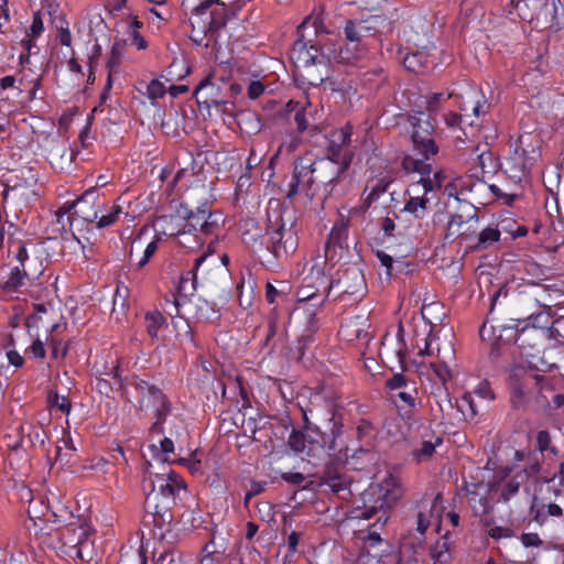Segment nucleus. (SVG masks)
Listing matches in <instances>:
<instances>
[{"label":"nucleus","instance_id":"79ce46f5","mask_svg":"<svg viewBox=\"0 0 564 564\" xmlns=\"http://www.w3.org/2000/svg\"><path fill=\"white\" fill-rule=\"evenodd\" d=\"M546 332L550 338L558 344H564V316L553 321Z\"/></svg>","mask_w":564,"mask_h":564},{"label":"nucleus","instance_id":"774afa93","mask_svg":"<svg viewBox=\"0 0 564 564\" xmlns=\"http://www.w3.org/2000/svg\"><path fill=\"white\" fill-rule=\"evenodd\" d=\"M547 482L557 481V486L564 487V462L558 465V469L554 475L546 480Z\"/></svg>","mask_w":564,"mask_h":564},{"label":"nucleus","instance_id":"bf43d9fd","mask_svg":"<svg viewBox=\"0 0 564 564\" xmlns=\"http://www.w3.org/2000/svg\"><path fill=\"white\" fill-rule=\"evenodd\" d=\"M459 408L462 409V411H464L465 408H468L473 416L477 414L478 410L477 404L474 401L473 392L464 393L460 400Z\"/></svg>","mask_w":564,"mask_h":564},{"label":"nucleus","instance_id":"0eeeda50","mask_svg":"<svg viewBox=\"0 0 564 564\" xmlns=\"http://www.w3.org/2000/svg\"><path fill=\"white\" fill-rule=\"evenodd\" d=\"M445 316V307L440 302H430L422 305L421 318L414 319L415 327L422 324L421 332L415 330V346L419 348V355H432L430 349V336L434 328L443 323Z\"/></svg>","mask_w":564,"mask_h":564},{"label":"nucleus","instance_id":"c756f323","mask_svg":"<svg viewBox=\"0 0 564 564\" xmlns=\"http://www.w3.org/2000/svg\"><path fill=\"white\" fill-rule=\"evenodd\" d=\"M25 278L21 267L17 263L12 268L0 272V285L6 292H15L24 285Z\"/></svg>","mask_w":564,"mask_h":564},{"label":"nucleus","instance_id":"2eb2a0df","mask_svg":"<svg viewBox=\"0 0 564 564\" xmlns=\"http://www.w3.org/2000/svg\"><path fill=\"white\" fill-rule=\"evenodd\" d=\"M292 62L296 67H310L312 65H324L333 59L332 50L327 48V53L319 52L317 47L307 45L303 41H296L290 53Z\"/></svg>","mask_w":564,"mask_h":564},{"label":"nucleus","instance_id":"f257e3e1","mask_svg":"<svg viewBox=\"0 0 564 564\" xmlns=\"http://www.w3.org/2000/svg\"><path fill=\"white\" fill-rule=\"evenodd\" d=\"M404 491L401 477L395 469L378 473L375 480L356 500L351 518L364 520L376 518L372 527L378 523L383 525L389 519L387 510L403 497Z\"/></svg>","mask_w":564,"mask_h":564},{"label":"nucleus","instance_id":"b1692460","mask_svg":"<svg viewBox=\"0 0 564 564\" xmlns=\"http://www.w3.org/2000/svg\"><path fill=\"white\" fill-rule=\"evenodd\" d=\"M140 404L141 408L153 409L158 416L156 422L151 426V431L162 432L161 419L164 417L167 412V405L164 394L156 388H148L147 393L142 394Z\"/></svg>","mask_w":564,"mask_h":564},{"label":"nucleus","instance_id":"1a4fd4ad","mask_svg":"<svg viewBox=\"0 0 564 564\" xmlns=\"http://www.w3.org/2000/svg\"><path fill=\"white\" fill-rule=\"evenodd\" d=\"M346 166L347 165L328 158L317 160L313 163L307 160V166H301L299 174L301 176H311V183L316 194L319 187H326L336 181Z\"/></svg>","mask_w":564,"mask_h":564},{"label":"nucleus","instance_id":"3c124183","mask_svg":"<svg viewBox=\"0 0 564 564\" xmlns=\"http://www.w3.org/2000/svg\"><path fill=\"white\" fill-rule=\"evenodd\" d=\"M558 227L561 228L560 232H546V241L550 248L556 249L564 243V224L558 221Z\"/></svg>","mask_w":564,"mask_h":564},{"label":"nucleus","instance_id":"ea45409f","mask_svg":"<svg viewBox=\"0 0 564 564\" xmlns=\"http://www.w3.org/2000/svg\"><path fill=\"white\" fill-rule=\"evenodd\" d=\"M122 213V209L119 205H112L107 213L99 215L96 220V228H105L112 224H115Z\"/></svg>","mask_w":564,"mask_h":564},{"label":"nucleus","instance_id":"de8ad7c7","mask_svg":"<svg viewBox=\"0 0 564 564\" xmlns=\"http://www.w3.org/2000/svg\"><path fill=\"white\" fill-rule=\"evenodd\" d=\"M198 317L205 321H213L218 318V313L214 306L207 301H200L197 305Z\"/></svg>","mask_w":564,"mask_h":564},{"label":"nucleus","instance_id":"bb28decb","mask_svg":"<svg viewBox=\"0 0 564 564\" xmlns=\"http://www.w3.org/2000/svg\"><path fill=\"white\" fill-rule=\"evenodd\" d=\"M15 260L28 281L37 279L44 271L42 260L39 257H31L23 245H19Z\"/></svg>","mask_w":564,"mask_h":564},{"label":"nucleus","instance_id":"864d4df0","mask_svg":"<svg viewBox=\"0 0 564 564\" xmlns=\"http://www.w3.org/2000/svg\"><path fill=\"white\" fill-rule=\"evenodd\" d=\"M44 31V24L41 12H35L33 14L32 23L30 26V30L28 32V36L31 37H37L40 36Z\"/></svg>","mask_w":564,"mask_h":564},{"label":"nucleus","instance_id":"a18cd8bd","mask_svg":"<svg viewBox=\"0 0 564 564\" xmlns=\"http://www.w3.org/2000/svg\"><path fill=\"white\" fill-rule=\"evenodd\" d=\"M144 94L152 101L161 98L165 94V86L159 79H152L149 84L145 85Z\"/></svg>","mask_w":564,"mask_h":564},{"label":"nucleus","instance_id":"6e6d98bb","mask_svg":"<svg viewBox=\"0 0 564 564\" xmlns=\"http://www.w3.org/2000/svg\"><path fill=\"white\" fill-rule=\"evenodd\" d=\"M473 394L486 401H491L495 398L494 392L487 381L479 382L474 389Z\"/></svg>","mask_w":564,"mask_h":564},{"label":"nucleus","instance_id":"6ab92c4d","mask_svg":"<svg viewBox=\"0 0 564 564\" xmlns=\"http://www.w3.org/2000/svg\"><path fill=\"white\" fill-rule=\"evenodd\" d=\"M464 208L468 209L467 216L453 215L446 229V239L454 240L457 237H469L477 231L478 218L474 212V206L464 202Z\"/></svg>","mask_w":564,"mask_h":564},{"label":"nucleus","instance_id":"c03bdc74","mask_svg":"<svg viewBox=\"0 0 564 564\" xmlns=\"http://www.w3.org/2000/svg\"><path fill=\"white\" fill-rule=\"evenodd\" d=\"M141 26V23L134 18L130 22V43L135 46L138 50H144L147 47V41L140 35L138 29Z\"/></svg>","mask_w":564,"mask_h":564},{"label":"nucleus","instance_id":"f03ea898","mask_svg":"<svg viewBox=\"0 0 564 564\" xmlns=\"http://www.w3.org/2000/svg\"><path fill=\"white\" fill-rule=\"evenodd\" d=\"M384 22L386 20L380 15H372L365 20H348L344 26L346 44L332 48L333 61L352 63L362 58L367 53L369 40L376 36Z\"/></svg>","mask_w":564,"mask_h":564},{"label":"nucleus","instance_id":"72a5a7b5","mask_svg":"<svg viewBox=\"0 0 564 564\" xmlns=\"http://www.w3.org/2000/svg\"><path fill=\"white\" fill-rule=\"evenodd\" d=\"M403 65L411 72H419L429 65V56L425 51H413L405 54Z\"/></svg>","mask_w":564,"mask_h":564},{"label":"nucleus","instance_id":"423d86ee","mask_svg":"<svg viewBox=\"0 0 564 564\" xmlns=\"http://www.w3.org/2000/svg\"><path fill=\"white\" fill-rule=\"evenodd\" d=\"M328 264L325 258L318 257L314 260L310 268L308 274L305 276L304 282L315 286L316 291H323L324 295H328L334 286H341V292L355 294L359 292L364 285V276L357 270H348L345 274L346 279L354 280L357 283V288H350L343 285L345 281L338 280L333 281L329 279V272L327 271Z\"/></svg>","mask_w":564,"mask_h":564},{"label":"nucleus","instance_id":"58836bf2","mask_svg":"<svg viewBox=\"0 0 564 564\" xmlns=\"http://www.w3.org/2000/svg\"><path fill=\"white\" fill-rule=\"evenodd\" d=\"M50 162L53 166L63 169V161L70 162L72 154L67 153V149L65 145H56L51 149L48 153Z\"/></svg>","mask_w":564,"mask_h":564},{"label":"nucleus","instance_id":"6e6552de","mask_svg":"<svg viewBox=\"0 0 564 564\" xmlns=\"http://www.w3.org/2000/svg\"><path fill=\"white\" fill-rule=\"evenodd\" d=\"M270 226L267 229L269 236L268 248L276 258L288 257L297 247V238L291 227H286L281 219L280 210L275 212V220L269 217Z\"/></svg>","mask_w":564,"mask_h":564},{"label":"nucleus","instance_id":"f8f14e48","mask_svg":"<svg viewBox=\"0 0 564 564\" xmlns=\"http://www.w3.org/2000/svg\"><path fill=\"white\" fill-rule=\"evenodd\" d=\"M402 167L408 174H412L413 178L422 183V186L426 187L432 194L442 187L445 180V175L442 171L435 172L433 177H431V164L413 156H405L402 161Z\"/></svg>","mask_w":564,"mask_h":564},{"label":"nucleus","instance_id":"0e129e2a","mask_svg":"<svg viewBox=\"0 0 564 564\" xmlns=\"http://www.w3.org/2000/svg\"><path fill=\"white\" fill-rule=\"evenodd\" d=\"M264 91V86L261 82L254 80L249 84L248 87V96L251 99L258 98L260 95H262Z\"/></svg>","mask_w":564,"mask_h":564},{"label":"nucleus","instance_id":"a19ab883","mask_svg":"<svg viewBox=\"0 0 564 564\" xmlns=\"http://www.w3.org/2000/svg\"><path fill=\"white\" fill-rule=\"evenodd\" d=\"M431 557L435 562H446L449 558L448 554V542L445 539L438 540L435 545L431 549Z\"/></svg>","mask_w":564,"mask_h":564},{"label":"nucleus","instance_id":"5701e85b","mask_svg":"<svg viewBox=\"0 0 564 564\" xmlns=\"http://www.w3.org/2000/svg\"><path fill=\"white\" fill-rule=\"evenodd\" d=\"M408 194L410 198L405 204L404 210L415 215V217H422L426 212V204L433 198L432 193L422 186V183L413 178L408 187Z\"/></svg>","mask_w":564,"mask_h":564},{"label":"nucleus","instance_id":"aec40b11","mask_svg":"<svg viewBox=\"0 0 564 564\" xmlns=\"http://www.w3.org/2000/svg\"><path fill=\"white\" fill-rule=\"evenodd\" d=\"M301 166H307V159H300L294 163L293 174L288 183L285 194L289 199L303 196L306 200H311L315 196V188H313L311 183V176H301L299 174Z\"/></svg>","mask_w":564,"mask_h":564},{"label":"nucleus","instance_id":"f704fd0d","mask_svg":"<svg viewBox=\"0 0 564 564\" xmlns=\"http://www.w3.org/2000/svg\"><path fill=\"white\" fill-rule=\"evenodd\" d=\"M524 476L519 474L499 484L500 497L505 502L509 501L519 491Z\"/></svg>","mask_w":564,"mask_h":564},{"label":"nucleus","instance_id":"13d9d810","mask_svg":"<svg viewBox=\"0 0 564 564\" xmlns=\"http://www.w3.org/2000/svg\"><path fill=\"white\" fill-rule=\"evenodd\" d=\"M156 564H188L183 555L176 554V553H166L162 554L158 561Z\"/></svg>","mask_w":564,"mask_h":564},{"label":"nucleus","instance_id":"e433bc0d","mask_svg":"<svg viewBox=\"0 0 564 564\" xmlns=\"http://www.w3.org/2000/svg\"><path fill=\"white\" fill-rule=\"evenodd\" d=\"M144 324L148 334L151 337H158L159 330L166 324V319L159 311H153L145 314Z\"/></svg>","mask_w":564,"mask_h":564},{"label":"nucleus","instance_id":"dca6fc26","mask_svg":"<svg viewBox=\"0 0 564 564\" xmlns=\"http://www.w3.org/2000/svg\"><path fill=\"white\" fill-rule=\"evenodd\" d=\"M178 219L174 216H162L158 219L155 226L164 234L169 236H175L177 243L188 250H197L205 241L199 234L188 228L183 224V228L177 232L169 230L167 226L174 225Z\"/></svg>","mask_w":564,"mask_h":564},{"label":"nucleus","instance_id":"4468645a","mask_svg":"<svg viewBox=\"0 0 564 564\" xmlns=\"http://www.w3.org/2000/svg\"><path fill=\"white\" fill-rule=\"evenodd\" d=\"M368 205L361 204L358 207L339 209V220L334 225L329 234L328 245L343 247L348 237V227L359 220H362L367 213Z\"/></svg>","mask_w":564,"mask_h":564},{"label":"nucleus","instance_id":"9b49d317","mask_svg":"<svg viewBox=\"0 0 564 564\" xmlns=\"http://www.w3.org/2000/svg\"><path fill=\"white\" fill-rule=\"evenodd\" d=\"M409 122L412 128L411 137L414 149L419 154L424 155L429 160L431 155L437 153V147L432 138L434 126L430 120V116L420 112L419 116L410 117Z\"/></svg>","mask_w":564,"mask_h":564},{"label":"nucleus","instance_id":"e2e57ef3","mask_svg":"<svg viewBox=\"0 0 564 564\" xmlns=\"http://www.w3.org/2000/svg\"><path fill=\"white\" fill-rule=\"evenodd\" d=\"M551 443V436L549 432L546 431H540L536 435V444L538 448L541 452H544L549 448V445Z\"/></svg>","mask_w":564,"mask_h":564},{"label":"nucleus","instance_id":"8fccbe9b","mask_svg":"<svg viewBox=\"0 0 564 564\" xmlns=\"http://www.w3.org/2000/svg\"><path fill=\"white\" fill-rule=\"evenodd\" d=\"M451 96L452 94L435 93L425 97V109L427 111L435 110L442 101L448 99Z\"/></svg>","mask_w":564,"mask_h":564},{"label":"nucleus","instance_id":"a211bd4d","mask_svg":"<svg viewBox=\"0 0 564 564\" xmlns=\"http://www.w3.org/2000/svg\"><path fill=\"white\" fill-rule=\"evenodd\" d=\"M224 11V4H219L217 0H205L193 9L191 23L193 28L196 25L203 32L217 28L221 22L215 15Z\"/></svg>","mask_w":564,"mask_h":564},{"label":"nucleus","instance_id":"39448f33","mask_svg":"<svg viewBox=\"0 0 564 564\" xmlns=\"http://www.w3.org/2000/svg\"><path fill=\"white\" fill-rule=\"evenodd\" d=\"M100 213L101 204L95 200V192L87 191L76 202L63 204L57 209L56 217L58 223H62L64 217H66L70 229L82 231V227L85 224L95 223Z\"/></svg>","mask_w":564,"mask_h":564},{"label":"nucleus","instance_id":"603ef678","mask_svg":"<svg viewBox=\"0 0 564 564\" xmlns=\"http://www.w3.org/2000/svg\"><path fill=\"white\" fill-rule=\"evenodd\" d=\"M28 440H29L31 446H36V445L44 446L45 440H46V433L42 429H36V427L31 426L29 434H28Z\"/></svg>","mask_w":564,"mask_h":564},{"label":"nucleus","instance_id":"4c0bfd02","mask_svg":"<svg viewBox=\"0 0 564 564\" xmlns=\"http://www.w3.org/2000/svg\"><path fill=\"white\" fill-rule=\"evenodd\" d=\"M76 232H78L77 229H72V236L64 239L63 250L64 252L69 251L73 254L80 252L84 258H88L89 256L86 253L85 245Z\"/></svg>","mask_w":564,"mask_h":564},{"label":"nucleus","instance_id":"f3484780","mask_svg":"<svg viewBox=\"0 0 564 564\" xmlns=\"http://www.w3.org/2000/svg\"><path fill=\"white\" fill-rule=\"evenodd\" d=\"M351 132L352 128L350 124H346L330 132L328 137V159L345 165L349 164L351 154L348 150V145L351 140Z\"/></svg>","mask_w":564,"mask_h":564},{"label":"nucleus","instance_id":"9d476101","mask_svg":"<svg viewBox=\"0 0 564 564\" xmlns=\"http://www.w3.org/2000/svg\"><path fill=\"white\" fill-rule=\"evenodd\" d=\"M154 486V481L151 480ZM156 482L159 484V491L153 488L145 497V506L148 510H151L155 514H164L166 506L160 507L159 497L161 496L164 500L170 501L184 489L183 479L175 473H170L167 477L156 476Z\"/></svg>","mask_w":564,"mask_h":564},{"label":"nucleus","instance_id":"338daca9","mask_svg":"<svg viewBox=\"0 0 564 564\" xmlns=\"http://www.w3.org/2000/svg\"><path fill=\"white\" fill-rule=\"evenodd\" d=\"M360 539L369 547L376 546L381 542L380 534L376 531H369L367 534L362 535Z\"/></svg>","mask_w":564,"mask_h":564},{"label":"nucleus","instance_id":"7c9ffc66","mask_svg":"<svg viewBox=\"0 0 564 564\" xmlns=\"http://www.w3.org/2000/svg\"><path fill=\"white\" fill-rule=\"evenodd\" d=\"M123 55H124V42L115 41L111 46L110 54H109V57L107 61L108 77H107L106 90L111 88L112 75L118 73V69L122 62Z\"/></svg>","mask_w":564,"mask_h":564},{"label":"nucleus","instance_id":"09e8293b","mask_svg":"<svg viewBox=\"0 0 564 564\" xmlns=\"http://www.w3.org/2000/svg\"><path fill=\"white\" fill-rule=\"evenodd\" d=\"M459 185H460V180L459 178L445 185L444 194L447 195V197H448V202L446 203L448 207L452 205L451 199H453V202L456 203V204L460 203V199L458 197V195H459V192H458Z\"/></svg>","mask_w":564,"mask_h":564},{"label":"nucleus","instance_id":"412c9836","mask_svg":"<svg viewBox=\"0 0 564 564\" xmlns=\"http://www.w3.org/2000/svg\"><path fill=\"white\" fill-rule=\"evenodd\" d=\"M37 178L33 173L32 169L23 167L15 171L9 178L7 189L4 192V199L10 196H17L20 193L21 196L28 197L29 194H33V187L36 184Z\"/></svg>","mask_w":564,"mask_h":564},{"label":"nucleus","instance_id":"37998d69","mask_svg":"<svg viewBox=\"0 0 564 564\" xmlns=\"http://www.w3.org/2000/svg\"><path fill=\"white\" fill-rule=\"evenodd\" d=\"M500 238V231L494 227H487L480 231L478 237V247H486L498 241Z\"/></svg>","mask_w":564,"mask_h":564},{"label":"nucleus","instance_id":"5fc2aeb1","mask_svg":"<svg viewBox=\"0 0 564 564\" xmlns=\"http://www.w3.org/2000/svg\"><path fill=\"white\" fill-rule=\"evenodd\" d=\"M150 451L154 454V455H159V452L162 454V455H165V454H170V453H173L174 451V443L171 438L169 437H164L163 440L160 441V446H156L155 444H152L149 446Z\"/></svg>","mask_w":564,"mask_h":564},{"label":"nucleus","instance_id":"a878e982","mask_svg":"<svg viewBox=\"0 0 564 564\" xmlns=\"http://www.w3.org/2000/svg\"><path fill=\"white\" fill-rule=\"evenodd\" d=\"M288 444L294 453H305L308 457L319 456L324 452V446L319 442L308 440L299 431H292Z\"/></svg>","mask_w":564,"mask_h":564},{"label":"nucleus","instance_id":"49530a36","mask_svg":"<svg viewBox=\"0 0 564 564\" xmlns=\"http://www.w3.org/2000/svg\"><path fill=\"white\" fill-rule=\"evenodd\" d=\"M318 293H323V291H316L315 286L304 283L297 291V300L300 303L310 302L315 300ZM322 295L325 296L324 294Z\"/></svg>","mask_w":564,"mask_h":564},{"label":"nucleus","instance_id":"c85d7f7f","mask_svg":"<svg viewBox=\"0 0 564 564\" xmlns=\"http://www.w3.org/2000/svg\"><path fill=\"white\" fill-rule=\"evenodd\" d=\"M195 289V278L194 275L191 276V272L184 273L178 278L174 290L172 291L173 305L176 312L177 307L194 294Z\"/></svg>","mask_w":564,"mask_h":564},{"label":"nucleus","instance_id":"69168bd1","mask_svg":"<svg viewBox=\"0 0 564 564\" xmlns=\"http://www.w3.org/2000/svg\"><path fill=\"white\" fill-rule=\"evenodd\" d=\"M405 382H406V379L403 375L401 373H397L394 376H392L388 381H387V386L391 389V390H397V389H400L402 387L405 386Z\"/></svg>","mask_w":564,"mask_h":564},{"label":"nucleus","instance_id":"ddd939ff","mask_svg":"<svg viewBox=\"0 0 564 564\" xmlns=\"http://www.w3.org/2000/svg\"><path fill=\"white\" fill-rule=\"evenodd\" d=\"M224 224L223 215L218 212H210L205 207H198L191 212L184 219V225L188 230H194L203 238L216 234Z\"/></svg>","mask_w":564,"mask_h":564},{"label":"nucleus","instance_id":"2f4dec72","mask_svg":"<svg viewBox=\"0 0 564 564\" xmlns=\"http://www.w3.org/2000/svg\"><path fill=\"white\" fill-rule=\"evenodd\" d=\"M160 238H154L152 241H150L143 249V253L138 259L133 258V248L139 247L142 245L141 237H137L132 241V247L130 250V261L131 264L134 265L137 269H142L152 258V256L156 252L158 246H159Z\"/></svg>","mask_w":564,"mask_h":564},{"label":"nucleus","instance_id":"20e7f679","mask_svg":"<svg viewBox=\"0 0 564 564\" xmlns=\"http://www.w3.org/2000/svg\"><path fill=\"white\" fill-rule=\"evenodd\" d=\"M517 9L535 28H558L564 22V8L560 0H522Z\"/></svg>","mask_w":564,"mask_h":564},{"label":"nucleus","instance_id":"473e14b6","mask_svg":"<svg viewBox=\"0 0 564 564\" xmlns=\"http://www.w3.org/2000/svg\"><path fill=\"white\" fill-rule=\"evenodd\" d=\"M215 89L210 76L204 78L195 90L198 102L205 104L207 107L220 105V101L215 98Z\"/></svg>","mask_w":564,"mask_h":564},{"label":"nucleus","instance_id":"4d7b16f0","mask_svg":"<svg viewBox=\"0 0 564 564\" xmlns=\"http://www.w3.org/2000/svg\"><path fill=\"white\" fill-rule=\"evenodd\" d=\"M51 404L57 408L61 412L68 414L70 412L72 405L69 400L65 395L55 394L50 399Z\"/></svg>","mask_w":564,"mask_h":564},{"label":"nucleus","instance_id":"680f3d73","mask_svg":"<svg viewBox=\"0 0 564 564\" xmlns=\"http://www.w3.org/2000/svg\"><path fill=\"white\" fill-rule=\"evenodd\" d=\"M29 351L32 355V357L36 359H43L46 354L44 344L40 339H36L32 343V345L29 348Z\"/></svg>","mask_w":564,"mask_h":564},{"label":"nucleus","instance_id":"052dcab7","mask_svg":"<svg viewBox=\"0 0 564 564\" xmlns=\"http://www.w3.org/2000/svg\"><path fill=\"white\" fill-rule=\"evenodd\" d=\"M520 540L525 547H539L543 543L536 533H523Z\"/></svg>","mask_w":564,"mask_h":564},{"label":"nucleus","instance_id":"7ed1b4c3","mask_svg":"<svg viewBox=\"0 0 564 564\" xmlns=\"http://www.w3.org/2000/svg\"><path fill=\"white\" fill-rule=\"evenodd\" d=\"M540 155V149L531 137L521 135L510 143L502 167L513 183H520L529 177Z\"/></svg>","mask_w":564,"mask_h":564},{"label":"nucleus","instance_id":"393cba45","mask_svg":"<svg viewBox=\"0 0 564 564\" xmlns=\"http://www.w3.org/2000/svg\"><path fill=\"white\" fill-rule=\"evenodd\" d=\"M444 508L442 506L441 495H436L430 506L422 503L416 513V531L424 535L432 523V519L440 521Z\"/></svg>","mask_w":564,"mask_h":564},{"label":"nucleus","instance_id":"4be33fe9","mask_svg":"<svg viewBox=\"0 0 564 564\" xmlns=\"http://www.w3.org/2000/svg\"><path fill=\"white\" fill-rule=\"evenodd\" d=\"M323 108H313L311 102L306 107L296 111L294 120L297 130L301 132L310 131L311 134H316L323 130Z\"/></svg>","mask_w":564,"mask_h":564},{"label":"nucleus","instance_id":"cd10ccee","mask_svg":"<svg viewBox=\"0 0 564 564\" xmlns=\"http://www.w3.org/2000/svg\"><path fill=\"white\" fill-rule=\"evenodd\" d=\"M530 513L535 522L543 524L551 517H561L563 511L558 505L553 502L545 503L543 500L534 497L530 507Z\"/></svg>","mask_w":564,"mask_h":564},{"label":"nucleus","instance_id":"c9c22d12","mask_svg":"<svg viewBox=\"0 0 564 564\" xmlns=\"http://www.w3.org/2000/svg\"><path fill=\"white\" fill-rule=\"evenodd\" d=\"M441 444L442 440L440 437H435L434 441H423L421 445L413 451V458L416 463L429 460L433 456L436 446Z\"/></svg>","mask_w":564,"mask_h":564}]
</instances>
